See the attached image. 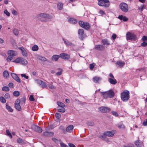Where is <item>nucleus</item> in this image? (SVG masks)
<instances>
[{
    "label": "nucleus",
    "mask_w": 147,
    "mask_h": 147,
    "mask_svg": "<svg viewBox=\"0 0 147 147\" xmlns=\"http://www.w3.org/2000/svg\"><path fill=\"white\" fill-rule=\"evenodd\" d=\"M100 93L103 97L105 99L112 98L115 95L114 92L112 90H110L107 91L101 92Z\"/></svg>",
    "instance_id": "nucleus-1"
},
{
    "label": "nucleus",
    "mask_w": 147,
    "mask_h": 147,
    "mask_svg": "<svg viewBox=\"0 0 147 147\" xmlns=\"http://www.w3.org/2000/svg\"><path fill=\"white\" fill-rule=\"evenodd\" d=\"M129 92L127 90H125L121 94V98L122 100L124 102H126L129 98Z\"/></svg>",
    "instance_id": "nucleus-2"
},
{
    "label": "nucleus",
    "mask_w": 147,
    "mask_h": 147,
    "mask_svg": "<svg viewBox=\"0 0 147 147\" xmlns=\"http://www.w3.org/2000/svg\"><path fill=\"white\" fill-rule=\"evenodd\" d=\"M98 1V4L100 6L108 7L109 5V0H97Z\"/></svg>",
    "instance_id": "nucleus-3"
},
{
    "label": "nucleus",
    "mask_w": 147,
    "mask_h": 147,
    "mask_svg": "<svg viewBox=\"0 0 147 147\" xmlns=\"http://www.w3.org/2000/svg\"><path fill=\"white\" fill-rule=\"evenodd\" d=\"M119 7L123 12H127L128 11V6L125 3H120Z\"/></svg>",
    "instance_id": "nucleus-4"
},
{
    "label": "nucleus",
    "mask_w": 147,
    "mask_h": 147,
    "mask_svg": "<svg viewBox=\"0 0 147 147\" xmlns=\"http://www.w3.org/2000/svg\"><path fill=\"white\" fill-rule=\"evenodd\" d=\"M126 38L127 40H135L136 36L134 34L128 32L126 34Z\"/></svg>",
    "instance_id": "nucleus-5"
},
{
    "label": "nucleus",
    "mask_w": 147,
    "mask_h": 147,
    "mask_svg": "<svg viewBox=\"0 0 147 147\" xmlns=\"http://www.w3.org/2000/svg\"><path fill=\"white\" fill-rule=\"evenodd\" d=\"M98 109L100 112L103 113H106L111 111V109L110 108L104 106L101 107Z\"/></svg>",
    "instance_id": "nucleus-6"
},
{
    "label": "nucleus",
    "mask_w": 147,
    "mask_h": 147,
    "mask_svg": "<svg viewBox=\"0 0 147 147\" xmlns=\"http://www.w3.org/2000/svg\"><path fill=\"white\" fill-rule=\"evenodd\" d=\"M32 128L34 131L39 133H41L42 131V129L40 127L35 125H33Z\"/></svg>",
    "instance_id": "nucleus-7"
},
{
    "label": "nucleus",
    "mask_w": 147,
    "mask_h": 147,
    "mask_svg": "<svg viewBox=\"0 0 147 147\" xmlns=\"http://www.w3.org/2000/svg\"><path fill=\"white\" fill-rule=\"evenodd\" d=\"M38 16L41 18L48 19H51L52 17L50 15L45 13H42L39 14Z\"/></svg>",
    "instance_id": "nucleus-8"
},
{
    "label": "nucleus",
    "mask_w": 147,
    "mask_h": 147,
    "mask_svg": "<svg viewBox=\"0 0 147 147\" xmlns=\"http://www.w3.org/2000/svg\"><path fill=\"white\" fill-rule=\"evenodd\" d=\"M20 100L19 99H18L15 102V107L18 111L21 110V108L20 105Z\"/></svg>",
    "instance_id": "nucleus-9"
},
{
    "label": "nucleus",
    "mask_w": 147,
    "mask_h": 147,
    "mask_svg": "<svg viewBox=\"0 0 147 147\" xmlns=\"http://www.w3.org/2000/svg\"><path fill=\"white\" fill-rule=\"evenodd\" d=\"M116 132L115 130H112L111 131H108L105 132L106 136L109 137H113Z\"/></svg>",
    "instance_id": "nucleus-10"
},
{
    "label": "nucleus",
    "mask_w": 147,
    "mask_h": 147,
    "mask_svg": "<svg viewBox=\"0 0 147 147\" xmlns=\"http://www.w3.org/2000/svg\"><path fill=\"white\" fill-rule=\"evenodd\" d=\"M62 40L63 41L64 43L66 45L71 47H74L75 46V44L71 42H69L68 40H67L66 39H65L64 38H63Z\"/></svg>",
    "instance_id": "nucleus-11"
},
{
    "label": "nucleus",
    "mask_w": 147,
    "mask_h": 147,
    "mask_svg": "<svg viewBox=\"0 0 147 147\" xmlns=\"http://www.w3.org/2000/svg\"><path fill=\"white\" fill-rule=\"evenodd\" d=\"M60 57L62 59L67 60L70 58V56L67 53H63L60 54Z\"/></svg>",
    "instance_id": "nucleus-12"
},
{
    "label": "nucleus",
    "mask_w": 147,
    "mask_h": 147,
    "mask_svg": "<svg viewBox=\"0 0 147 147\" xmlns=\"http://www.w3.org/2000/svg\"><path fill=\"white\" fill-rule=\"evenodd\" d=\"M11 75L12 78L17 82H21L20 80L16 74L14 73H11Z\"/></svg>",
    "instance_id": "nucleus-13"
},
{
    "label": "nucleus",
    "mask_w": 147,
    "mask_h": 147,
    "mask_svg": "<svg viewBox=\"0 0 147 147\" xmlns=\"http://www.w3.org/2000/svg\"><path fill=\"white\" fill-rule=\"evenodd\" d=\"M105 47L102 45H96L95 46L94 49L96 50L102 51L104 50Z\"/></svg>",
    "instance_id": "nucleus-14"
},
{
    "label": "nucleus",
    "mask_w": 147,
    "mask_h": 147,
    "mask_svg": "<svg viewBox=\"0 0 147 147\" xmlns=\"http://www.w3.org/2000/svg\"><path fill=\"white\" fill-rule=\"evenodd\" d=\"M43 135L45 136H53L54 135V133L53 132H48L46 131L43 133Z\"/></svg>",
    "instance_id": "nucleus-15"
},
{
    "label": "nucleus",
    "mask_w": 147,
    "mask_h": 147,
    "mask_svg": "<svg viewBox=\"0 0 147 147\" xmlns=\"http://www.w3.org/2000/svg\"><path fill=\"white\" fill-rule=\"evenodd\" d=\"M78 34L80 38L82 40L83 38V35L84 34V30L82 29H79L78 31Z\"/></svg>",
    "instance_id": "nucleus-16"
},
{
    "label": "nucleus",
    "mask_w": 147,
    "mask_h": 147,
    "mask_svg": "<svg viewBox=\"0 0 147 147\" xmlns=\"http://www.w3.org/2000/svg\"><path fill=\"white\" fill-rule=\"evenodd\" d=\"M102 42L103 45L105 46H107L110 45L109 41L106 38L102 40Z\"/></svg>",
    "instance_id": "nucleus-17"
},
{
    "label": "nucleus",
    "mask_w": 147,
    "mask_h": 147,
    "mask_svg": "<svg viewBox=\"0 0 147 147\" xmlns=\"http://www.w3.org/2000/svg\"><path fill=\"white\" fill-rule=\"evenodd\" d=\"M101 80V78L100 77H94L93 78V81L96 83H99V82Z\"/></svg>",
    "instance_id": "nucleus-18"
},
{
    "label": "nucleus",
    "mask_w": 147,
    "mask_h": 147,
    "mask_svg": "<svg viewBox=\"0 0 147 147\" xmlns=\"http://www.w3.org/2000/svg\"><path fill=\"white\" fill-rule=\"evenodd\" d=\"M74 128V126L72 125L68 126L66 129V131L68 132H71L72 131Z\"/></svg>",
    "instance_id": "nucleus-19"
},
{
    "label": "nucleus",
    "mask_w": 147,
    "mask_h": 147,
    "mask_svg": "<svg viewBox=\"0 0 147 147\" xmlns=\"http://www.w3.org/2000/svg\"><path fill=\"white\" fill-rule=\"evenodd\" d=\"M135 144L137 147H142V143L140 140L136 141L135 142Z\"/></svg>",
    "instance_id": "nucleus-20"
},
{
    "label": "nucleus",
    "mask_w": 147,
    "mask_h": 147,
    "mask_svg": "<svg viewBox=\"0 0 147 147\" xmlns=\"http://www.w3.org/2000/svg\"><path fill=\"white\" fill-rule=\"evenodd\" d=\"M109 81L111 84H115L117 83V81L115 78H109Z\"/></svg>",
    "instance_id": "nucleus-21"
},
{
    "label": "nucleus",
    "mask_w": 147,
    "mask_h": 147,
    "mask_svg": "<svg viewBox=\"0 0 147 147\" xmlns=\"http://www.w3.org/2000/svg\"><path fill=\"white\" fill-rule=\"evenodd\" d=\"M68 21L69 23L73 24H75L77 22V21L76 19L73 18H69L68 20Z\"/></svg>",
    "instance_id": "nucleus-22"
},
{
    "label": "nucleus",
    "mask_w": 147,
    "mask_h": 147,
    "mask_svg": "<svg viewBox=\"0 0 147 147\" xmlns=\"http://www.w3.org/2000/svg\"><path fill=\"white\" fill-rule=\"evenodd\" d=\"M118 18L121 20H123L125 22L127 21L128 20V18L122 15L119 16Z\"/></svg>",
    "instance_id": "nucleus-23"
},
{
    "label": "nucleus",
    "mask_w": 147,
    "mask_h": 147,
    "mask_svg": "<svg viewBox=\"0 0 147 147\" xmlns=\"http://www.w3.org/2000/svg\"><path fill=\"white\" fill-rule=\"evenodd\" d=\"M5 107L6 109L9 111L11 112H12L13 111V109L9 105L8 103H7L6 104Z\"/></svg>",
    "instance_id": "nucleus-24"
},
{
    "label": "nucleus",
    "mask_w": 147,
    "mask_h": 147,
    "mask_svg": "<svg viewBox=\"0 0 147 147\" xmlns=\"http://www.w3.org/2000/svg\"><path fill=\"white\" fill-rule=\"evenodd\" d=\"M60 57V55H54L52 57V60L56 61H57Z\"/></svg>",
    "instance_id": "nucleus-25"
},
{
    "label": "nucleus",
    "mask_w": 147,
    "mask_h": 147,
    "mask_svg": "<svg viewBox=\"0 0 147 147\" xmlns=\"http://www.w3.org/2000/svg\"><path fill=\"white\" fill-rule=\"evenodd\" d=\"M7 54L9 55L12 57L16 55V54L15 53V51L11 50L8 51Z\"/></svg>",
    "instance_id": "nucleus-26"
},
{
    "label": "nucleus",
    "mask_w": 147,
    "mask_h": 147,
    "mask_svg": "<svg viewBox=\"0 0 147 147\" xmlns=\"http://www.w3.org/2000/svg\"><path fill=\"white\" fill-rule=\"evenodd\" d=\"M64 107H58L57 108L58 111L59 112L64 113L65 112V110Z\"/></svg>",
    "instance_id": "nucleus-27"
},
{
    "label": "nucleus",
    "mask_w": 147,
    "mask_h": 147,
    "mask_svg": "<svg viewBox=\"0 0 147 147\" xmlns=\"http://www.w3.org/2000/svg\"><path fill=\"white\" fill-rule=\"evenodd\" d=\"M116 65H118V66L121 67H122L125 64V63L122 61H117L116 63Z\"/></svg>",
    "instance_id": "nucleus-28"
},
{
    "label": "nucleus",
    "mask_w": 147,
    "mask_h": 147,
    "mask_svg": "<svg viewBox=\"0 0 147 147\" xmlns=\"http://www.w3.org/2000/svg\"><path fill=\"white\" fill-rule=\"evenodd\" d=\"M82 28L88 30L90 28V26L89 24L87 22L85 23Z\"/></svg>",
    "instance_id": "nucleus-29"
},
{
    "label": "nucleus",
    "mask_w": 147,
    "mask_h": 147,
    "mask_svg": "<svg viewBox=\"0 0 147 147\" xmlns=\"http://www.w3.org/2000/svg\"><path fill=\"white\" fill-rule=\"evenodd\" d=\"M63 4L61 3H59L57 5L58 9L59 10H61L63 9Z\"/></svg>",
    "instance_id": "nucleus-30"
},
{
    "label": "nucleus",
    "mask_w": 147,
    "mask_h": 147,
    "mask_svg": "<svg viewBox=\"0 0 147 147\" xmlns=\"http://www.w3.org/2000/svg\"><path fill=\"white\" fill-rule=\"evenodd\" d=\"M20 63L23 65H26L28 63V61L26 60L21 58Z\"/></svg>",
    "instance_id": "nucleus-31"
},
{
    "label": "nucleus",
    "mask_w": 147,
    "mask_h": 147,
    "mask_svg": "<svg viewBox=\"0 0 147 147\" xmlns=\"http://www.w3.org/2000/svg\"><path fill=\"white\" fill-rule=\"evenodd\" d=\"M3 76L5 78H8L9 76V74L8 71L7 70L5 71L3 73Z\"/></svg>",
    "instance_id": "nucleus-32"
},
{
    "label": "nucleus",
    "mask_w": 147,
    "mask_h": 147,
    "mask_svg": "<svg viewBox=\"0 0 147 147\" xmlns=\"http://www.w3.org/2000/svg\"><path fill=\"white\" fill-rule=\"evenodd\" d=\"M32 49L33 51H36L38 49V47L36 45H34L32 48Z\"/></svg>",
    "instance_id": "nucleus-33"
},
{
    "label": "nucleus",
    "mask_w": 147,
    "mask_h": 147,
    "mask_svg": "<svg viewBox=\"0 0 147 147\" xmlns=\"http://www.w3.org/2000/svg\"><path fill=\"white\" fill-rule=\"evenodd\" d=\"M48 86L50 88L52 89H55L56 88L53 85L52 82L49 83Z\"/></svg>",
    "instance_id": "nucleus-34"
},
{
    "label": "nucleus",
    "mask_w": 147,
    "mask_h": 147,
    "mask_svg": "<svg viewBox=\"0 0 147 147\" xmlns=\"http://www.w3.org/2000/svg\"><path fill=\"white\" fill-rule=\"evenodd\" d=\"M106 135L105 132H104L103 134L99 136V138L103 140H104L106 138Z\"/></svg>",
    "instance_id": "nucleus-35"
},
{
    "label": "nucleus",
    "mask_w": 147,
    "mask_h": 147,
    "mask_svg": "<svg viewBox=\"0 0 147 147\" xmlns=\"http://www.w3.org/2000/svg\"><path fill=\"white\" fill-rule=\"evenodd\" d=\"M117 126L119 129H124L125 128V126L123 123L118 124L117 125Z\"/></svg>",
    "instance_id": "nucleus-36"
},
{
    "label": "nucleus",
    "mask_w": 147,
    "mask_h": 147,
    "mask_svg": "<svg viewBox=\"0 0 147 147\" xmlns=\"http://www.w3.org/2000/svg\"><path fill=\"white\" fill-rule=\"evenodd\" d=\"M26 100V98L25 97H23L22 98H21V99L20 101V103L21 104H24Z\"/></svg>",
    "instance_id": "nucleus-37"
},
{
    "label": "nucleus",
    "mask_w": 147,
    "mask_h": 147,
    "mask_svg": "<svg viewBox=\"0 0 147 147\" xmlns=\"http://www.w3.org/2000/svg\"><path fill=\"white\" fill-rule=\"evenodd\" d=\"M57 105H58V107H65V105L63 103H62L60 102H57Z\"/></svg>",
    "instance_id": "nucleus-38"
},
{
    "label": "nucleus",
    "mask_w": 147,
    "mask_h": 147,
    "mask_svg": "<svg viewBox=\"0 0 147 147\" xmlns=\"http://www.w3.org/2000/svg\"><path fill=\"white\" fill-rule=\"evenodd\" d=\"M9 90V88L8 86H3L2 88V90L4 91H8Z\"/></svg>",
    "instance_id": "nucleus-39"
},
{
    "label": "nucleus",
    "mask_w": 147,
    "mask_h": 147,
    "mask_svg": "<svg viewBox=\"0 0 147 147\" xmlns=\"http://www.w3.org/2000/svg\"><path fill=\"white\" fill-rule=\"evenodd\" d=\"M0 101L3 103H5L6 102L5 99L3 96H1L0 97Z\"/></svg>",
    "instance_id": "nucleus-40"
},
{
    "label": "nucleus",
    "mask_w": 147,
    "mask_h": 147,
    "mask_svg": "<svg viewBox=\"0 0 147 147\" xmlns=\"http://www.w3.org/2000/svg\"><path fill=\"white\" fill-rule=\"evenodd\" d=\"M13 94L14 96L16 97H18L20 95V92L18 91H16L13 92Z\"/></svg>",
    "instance_id": "nucleus-41"
},
{
    "label": "nucleus",
    "mask_w": 147,
    "mask_h": 147,
    "mask_svg": "<svg viewBox=\"0 0 147 147\" xmlns=\"http://www.w3.org/2000/svg\"><path fill=\"white\" fill-rule=\"evenodd\" d=\"M22 54L23 56L25 57H26L28 56L27 53L25 50L23 51L22 52Z\"/></svg>",
    "instance_id": "nucleus-42"
},
{
    "label": "nucleus",
    "mask_w": 147,
    "mask_h": 147,
    "mask_svg": "<svg viewBox=\"0 0 147 147\" xmlns=\"http://www.w3.org/2000/svg\"><path fill=\"white\" fill-rule=\"evenodd\" d=\"M14 34L16 35H18L19 32L18 30L16 29H14L13 31Z\"/></svg>",
    "instance_id": "nucleus-43"
},
{
    "label": "nucleus",
    "mask_w": 147,
    "mask_h": 147,
    "mask_svg": "<svg viewBox=\"0 0 147 147\" xmlns=\"http://www.w3.org/2000/svg\"><path fill=\"white\" fill-rule=\"evenodd\" d=\"M21 58H18L16 59L14 61H13L12 62H13L16 63H20V61Z\"/></svg>",
    "instance_id": "nucleus-44"
},
{
    "label": "nucleus",
    "mask_w": 147,
    "mask_h": 147,
    "mask_svg": "<svg viewBox=\"0 0 147 147\" xmlns=\"http://www.w3.org/2000/svg\"><path fill=\"white\" fill-rule=\"evenodd\" d=\"M54 128V127L53 126V125L49 126L47 127L46 128V130H50L51 129H52Z\"/></svg>",
    "instance_id": "nucleus-45"
},
{
    "label": "nucleus",
    "mask_w": 147,
    "mask_h": 147,
    "mask_svg": "<svg viewBox=\"0 0 147 147\" xmlns=\"http://www.w3.org/2000/svg\"><path fill=\"white\" fill-rule=\"evenodd\" d=\"M55 117L57 119H59L61 117V115L59 113H56L55 114Z\"/></svg>",
    "instance_id": "nucleus-46"
},
{
    "label": "nucleus",
    "mask_w": 147,
    "mask_h": 147,
    "mask_svg": "<svg viewBox=\"0 0 147 147\" xmlns=\"http://www.w3.org/2000/svg\"><path fill=\"white\" fill-rule=\"evenodd\" d=\"M112 114L115 117H117L119 115L115 111H113L111 112Z\"/></svg>",
    "instance_id": "nucleus-47"
},
{
    "label": "nucleus",
    "mask_w": 147,
    "mask_h": 147,
    "mask_svg": "<svg viewBox=\"0 0 147 147\" xmlns=\"http://www.w3.org/2000/svg\"><path fill=\"white\" fill-rule=\"evenodd\" d=\"M40 86L42 88H46L47 87V85L43 81H42Z\"/></svg>",
    "instance_id": "nucleus-48"
},
{
    "label": "nucleus",
    "mask_w": 147,
    "mask_h": 147,
    "mask_svg": "<svg viewBox=\"0 0 147 147\" xmlns=\"http://www.w3.org/2000/svg\"><path fill=\"white\" fill-rule=\"evenodd\" d=\"M4 97L5 99H8L10 98V95L9 93H7L5 94Z\"/></svg>",
    "instance_id": "nucleus-49"
},
{
    "label": "nucleus",
    "mask_w": 147,
    "mask_h": 147,
    "mask_svg": "<svg viewBox=\"0 0 147 147\" xmlns=\"http://www.w3.org/2000/svg\"><path fill=\"white\" fill-rule=\"evenodd\" d=\"M6 132L7 135L11 138L12 136L9 131L8 130H6Z\"/></svg>",
    "instance_id": "nucleus-50"
},
{
    "label": "nucleus",
    "mask_w": 147,
    "mask_h": 147,
    "mask_svg": "<svg viewBox=\"0 0 147 147\" xmlns=\"http://www.w3.org/2000/svg\"><path fill=\"white\" fill-rule=\"evenodd\" d=\"M123 147H134V146L133 144H129L127 145L124 146Z\"/></svg>",
    "instance_id": "nucleus-51"
},
{
    "label": "nucleus",
    "mask_w": 147,
    "mask_h": 147,
    "mask_svg": "<svg viewBox=\"0 0 147 147\" xmlns=\"http://www.w3.org/2000/svg\"><path fill=\"white\" fill-rule=\"evenodd\" d=\"M4 12L7 16H9L10 15V13L7 11V9H5L4 11Z\"/></svg>",
    "instance_id": "nucleus-52"
},
{
    "label": "nucleus",
    "mask_w": 147,
    "mask_h": 147,
    "mask_svg": "<svg viewBox=\"0 0 147 147\" xmlns=\"http://www.w3.org/2000/svg\"><path fill=\"white\" fill-rule=\"evenodd\" d=\"M87 124L90 126H93L94 125V123L92 121H88V122Z\"/></svg>",
    "instance_id": "nucleus-53"
},
{
    "label": "nucleus",
    "mask_w": 147,
    "mask_h": 147,
    "mask_svg": "<svg viewBox=\"0 0 147 147\" xmlns=\"http://www.w3.org/2000/svg\"><path fill=\"white\" fill-rule=\"evenodd\" d=\"M84 22L82 21H79V24L80 26L82 27L83 26Z\"/></svg>",
    "instance_id": "nucleus-54"
},
{
    "label": "nucleus",
    "mask_w": 147,
    "mask_h": 147,
    "mask_svg": "<svg viewBox=\"0 0 147 147\" xmlns=\"http://www.w3.org/2000/svg\"><path fill=\"white\" fill-rule=\"evenodd\" d=\"M12 59V57L9 55V56L7 58L6 60L7 61H10Z\"/></svg>",
    "instance_id": "nucleus-55"
},
{
    "label": "nucleus",
    "mask_w": 147,
    "mask_h": 147,
    "mask_svg": "<svg viewBox=\"0 0 147 147\" xmlns=\"http://www.w3.org/2000/svg\"><path fill=\"white\" fill-rule=\"evenodd\" d=\"M142 40L143 41H147V36H143L142 37Z\"/></svg>",
    "instance_id": "nucleus-56"
},
{
    "label": "nucleus",
    "mask_w": 147,
    "mask_h": 147,
    "mask_svg": "<svg viewBox=\"0 0 147 147\" xmlns=\"http://www.w3.org/2000/svg\"><path fill=\"white\" fill-rule=\"evenodd\" d=\"M141 45L143 47H145L147 45V43L145 41H143V42L141 44Z\"/></svg>",
    "instance_id": "nucleus-57"
},
{
    "label": "nucleus",
    "mask_w": 147,
    "mask_h": 147,
    "mask_svg": "<svg viewBox=\"0 0 147 147\" xmlns=\"http://www.w3.org/2000/svg\"><path fill=\"white\" fill-rule=\"evenodd\" d=\"M94 63H93L90 64L89 67H90V69L91 70H92L94 68Z\"/></svg>",
    "instance_id": "nucleus-58"
},
{
    "label": "nucleus",
    "mask_w": 147,
    "mask_h": 147,
    "mask_svg": "<svg viewBox=\"0 0 147 147\" xmlns=\"http://www.w3.org/2000/svg\"><path fill=\"white\" fill-rule=\"evenodd\" d=\"M21 75L22 77H24L26 79H28V76H27L25 74H22Z\"/></svg>",
    "instance_id": "nucleus-59"
},
{
    "label": "nucleus",
    "mask_w": 147,
    "mask_h": 147,
    "mask_svg": "<svg viewBox=\"0 0 147 147\" xmlns=\"http://www.w3.org/2000/svg\"><path fill=\"white\" fill-rule=\"evenodd\" d=\"M42 82V81L39 80H36V82L37 84L41 86V84Z\"/></svg>",
    "instance_id": "nucleus-60"
},
{
    "label": "nucleus",
    "mask_w": 147,
    "mask_h": 147,
    "mask_svg": "<svg viewBox=\"0 0 147 147\" xmlns=\"http://www.w3.org/2000/svg\"><path fill=\"white\" fill-rule=\"evenodd\" d=\"M42 82V81L39 80H36V82L37 84L41 86V84Z\"/></svg>",
    "instance_id": "nucleus-61"
},
{
    "label": "nucleus",
    "mask_w": 147,
    "mask_h": 147,
    "mask_svg": "<svg viewBox=\"0 0 147 147\" xmlns=\"http://www.w3.org/2000/svg\"><path fill=\"white\" fill-rule=\"evenodd\" d=\"M29 100L31 101H34V99L32 95H30L29 97Z\"/></svg>",
    "instance_id": "nucleus-62"
},
{
    "label": "nucleus",
    "mask_w": 147,
    "mask_h": 147,
    "mask_svg": "<svg viewBox=\"0 0 147 147\" xmlns=\"http://www.w3.org/2000/svg\"><path fill=\"white\" fill-rule=\"evenodd\" d=\"M22 142L23 140L21 138H19L17 140V142L19 144L21 143Z\"/></svg>",
    "instance_id": "nucleus-63"
},
{
    "label": "nucleus",
    "mask_w": 147,
    "mask_h": 147,
    "mask_svg": "<svg viewBox=\"0 0 147 147\" xmlns=\"http://www.w3.org/2000/svg\"><path fill=\"white\" fill-rule=\"evenodd\" d=\"M143 124L144 126L147 125V119L145 120L143 122Z\"/></svg>",
    "instance_id": "nucleus-64"
}]
</instances>
